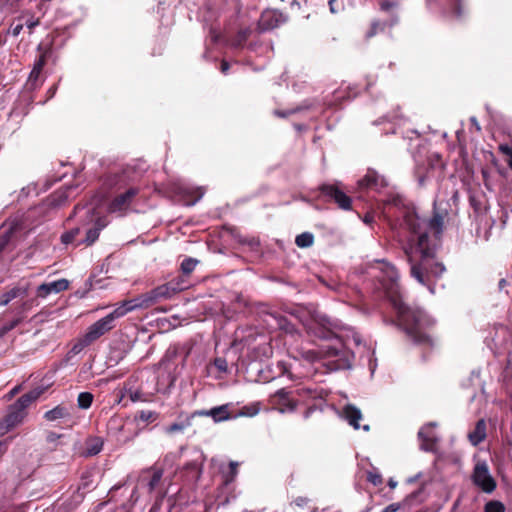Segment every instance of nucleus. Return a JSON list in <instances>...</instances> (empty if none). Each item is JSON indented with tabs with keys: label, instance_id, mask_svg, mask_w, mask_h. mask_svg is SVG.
<instances>
[{
	"label": "nucleus",
	"instance_id": "f3484780",
	"mask_svg": "<svg viewBox=\"0 0 512 512\" xmlns=\"http://www.w3.org/2000/svg\"><path fill=\"white\" fill-rule=\"evenodd\" d=\"M271 403L274 409L279 410L281 413L293 411L295 403L287 396L284 389L278 390L271 398Z\"/></svg>",
	"mask_w": 512,
	"mask_h": 512
},
{
	"label": "nucleus",
	"instance_id": "c9c22d12",
	"mask_svg": "<svg viewBox=\"0 0 512 512\" xmlns=\"http://www.w3.org/2000/svg\"><path fill=\"white\" fill-rule=\"evenodd\" d=\"M135 418L141 420L142 422L151 423L158 418V413L150 410H142L137 413Z\"/></svg>",
	"mask_w": 512,
	"mask_h": 512
},
{
	"label": "nucleus",
	"instance_id": "13d9d810",
	"mask_svg": "<svg viewBox=\"0 0 512 512\" xmlns=\"http://www.w3.org/2000/svg\"><path fill=\"white\" fill-rule=\"evenodd\" d=\"M229 467H230L231 477H234L235 474L237 473V463L231 462Z\"/></svg>",
	"mask_w": 512,
	"mask_h": 512
},
{
	"label": "nucleus",
	"instance_id": "c85d7f7f",
	"mask_svg": "<svg viewBox=\"0 0 512 512\" xmlns=\"http://www.w3.org/2000/svg\"><path fill=\"white\" fill-rule=\"evenodd\" d=\"M314 236L312 233L304 232L296 236L295 243L300 248H307L312 246Z\"/></svg>",
	"mask_w": 512,
	"mask_h": 512
},
{
	"label": "nucleus",
	"instance_id": "dca6fc26",
	"mask_svg": "<svg viewBox=\"0 0 512 512\" xmlns=\"http://www.w3.org/2000/svg\"><path fill=\"white\" fill-rule=\"evenodd\" d=\"M147 303L144 298V295L141 294L135 298L123 301L117 308L114 310L119 313V317H123L128 312H131L136 309H147Z\"/></svg>",
	"mask_w": 512,
	"mask_h": 512
},
{
	"label": "nucleus",
	"instance_id": "2eb2a0df",
	"mask_svg": "<svg viewBox=\"0 0 512 512\" xmlns=\"http://www.w3.org/2000/svg\"><path fill=\"white\" fill-rule=\"evenodd\" d=\"M69 287V281L59 279L49 283H43L37 288V296L41 298L47 297L51 293H59L65 291Z\"/></svg>",
	"mask_w": 512,
	"mask_h": 512
},
{
	"label": "nucleus",
	"instance_id": "09e8293b",
	"mask_svg": "<svg viewBox=\"0 0 512 512\" xmlns=\"http://www.w3.org/2000/svg\"><path fill=\"white\" fill-rule=\"evenodd\" d=\"M40 73H41L40 71L32 69V71L30 72L29 78H28V83H30L31 86L35 85V82L38 80Z\"/></svg>",
	"mask_w": 512,
	"mask_h": 512
},
{
	"label": "nucleus",
	"instance_id": "ea45409f",
	"mask_svg": "<svg viewBox=\"0 0 512 512\" xmlns=\"http://www.w3.org/2000/svg\"><path fill=\"white\" fill-rule=\"evenodd\" d=\"M214 366L218 369L220 372H227L228 371V363L225 358L217 357L214 360Z\"/></svg>",
	"mask_w": 512,
	"mask_h": 512
},
{
	"label": "nucleus",
	"instance_id": "e2e57ef3",
	"mask_svg": "<svg viewBox=\"0 0 512 512\" xmlns=\"http://www.w3.org/2000/svg\"><path fill=\"white\" fill-rule=\"evenodd\" d=\"M470 120H471L472 124L475 125L476 129L478 131H480L481 128H480V126H479V124L477 122V119L475 117H472Z\"/></svg>",
	"mask_w": 512,
	"mask_h": 512
},
{
	"label": "nucleus",
	"instance_id": "3c124183",
	"mask_svg": "<svg viewBox=\"0 0 512 512\" xmlns=\"http://www.w3.org/2000/svg\"><path fill=\"white\" fill-rule=\"evenodd\" d=\"M379 28H380V23H378V22H374V23L372 24V26H371L370 30L367 32V34H366V38H371V37H373V36L377 33V31H378V29H379Z\"/></svg>",
	"mask_w": 512,
	"mask_h": 512
},
{
	"label": "nucleus",
	"instance_id": "f03ea898",
	"mask_svg": "<svg viewBox=\"0 0 512 512\" xmlns=\"http://www.w3.org/2000/svg\"><path fill=\"white\" fill-rule=\"evenodd\" d=\"M289 314L301 322L312 335L324 340H337L334 345L322 346L318 351H308L309 360L323 361V365L329 371L351 367L354 354L350 350V345L361 344L360 335L354 329L328 318L313 307L298 305L293 307Z\"/></svg>",
	"mask_w": 512,
	"mask_h": 512
},
{
	"label": "nucleus",
	"instance_id": "7c9ffc66",
	"mask_svg": "<svg viewBox=\"0 0 512 512\" xmlns=\"http://www.w3.org/2000/svg\"><path fill=\"white\" fill-rule=\"evenodd\" d=\"M251 31L249 29L240 30L237 35L231 40V46L234 48L243 47L244 43L248 39Z\"/></svg>",
	"mask_w": 512,
	"mask_h": 512
},
{
	"label": "nucleus",
	"instance_id": "4d7b16f0",
	"mask_svg": "<svg viewBox=\"0 0 512 512\" xmlns=\"http://www.w3.org/2000/svg\"><path fill=\"white\" fill-rule=\"evenodd\" d=\"M229 68H230L229 62H227L226 60H222L221 65H220L221 72L223 74H227Z\"/></svg>",
	"mask_w": 512,
	"mask_h": 512
},
{
	"label": "nucleus",
	"instance_id": "774afa93",
	"mask_svg": "<svg viewBox=\"0 0 512 512\" xmlns=\"http://www.w3.org/2000/svg\"><path fill=\"white\" fill-rule=\"evenodd\" d=\"M508 165L512 169V155L509 156Z\"/></svg>",
	"mask_w": 512,
	"mask_h": 512
},
{
	"label": "nucleus",
	"instance_id": "e433bc0d",
	"mask_svg": "<svg viewBox=\"0 0 512 512\" xmlns=\"http://www.w3.org/2000/svg\"><path fill=\"white\" fill-rule=\"evenodd\" d=\"M148 308L162 301L156 289H152L143 294Z\"/></svg>",
	"mask_w": 512,
	"mask_h": 512
},
{
	"label": "nucleus",
	"instance_id": "4c0bfd02",
	"mask_svg": "<svg viewBox=\"0 0 512 512\" xmlns=\"http://www.w3.org/2000/svg\"><path fill=\"white\" fill-rule=\"evenodd\" d=\"M485 512H505V506L500 501L492 500L486 503Z\"/></svg>",
	"mask_w": 512,
	"mask_h": 512
},
{
	"label": "nucleus",
	"instance_id": "ddd939ff",
	"mask_svg": "<svg viewBox=\"0 0 512 512\" xmlns=\"http://www.w3.org/2000/svg\"><path fill=\"white\" fill-rule=\"evenodd\" d=\"M435 423H428L423 426L419 432L418 437L421 441V449L424 451H433L437 437L434 432Z\"/></svg>",
	"mask_w": 512,
	"mask_h": 512
},
{
	"label": "nucleus",
	"instance_id": "473e14b6",
	"mask_svg": "<svg viewBox=\"0 0 512 512\" xmlns=\"http://www.w3.org/2000/svg\"><path fill=\"white\" fill-rule=\"evenodd\" d=\"M198 264V260L194 259V258H185L182 263H181V266H180V269H181V272L183 274V278L184 276H188L190 275L193 270L195 269L196 265Z\"/></svg>",
	"mask_w": 512,
	"mask_h": 512
},
{
	"label": "nucleus",
	"instance_id": "69168bd1",
	"mask_svg": "<svg viewBox=\"0 0 512 512\" xmlns=\"http://www.w3.org/2000/svg\"><path fill=\"white\" fill-rule=\"evenodd\" d=\"M305 501H306L305 499L299 498V499L296 500V504L298 506H302L305 503Z\"/></svg>",
	"mask_w": 512,
	"mask_h": 512
},
{
	"label": "nucleus",
	"instance_id": "9d476101",
	"mask_svg": "<svg viewBox=\"0 0 512 512\" xmlns=\"http://www.w3.org/2000/svg\"><path fill=\"white\" fill-rule=\"evenodd\" d=\"M285 22V17L277 10H264L258 20V31L270 30Z\"/></svg>",
	"mask_w": 512,
	"mask_h": 512
},
{
	"label": "nucleus",
	"instance_id": "79ce46f5",
	"mask_svg": "<svg viewBox=\"0 0 512 512\" xmlns=\"http://www.w3.org/2000/svg\"><path fill=\"white\" fill-rule=\"evenodd\" d=\"M446 4L448 5L449 9L452 10L453 12V15L455 17H460L461 16V2H446Z\"/></svg>",
	"mask_w": 512,
	"mask_h": 512
},
{
	"label": "nucleus",
	"instance_id": "680f3d73",
	"mask_svg": "<svg viewBox=\"0 0 512 512\" xmlns=\"http://www.w3.org/2000/svg\"><path fill=\"white\" fill-rule=\"evenodd\" d=\"M85 345H83V339L81 340L80 344H77L73 347L74 352L80 351Z\"/></svg>",
	"mask_w": 512,
	"mask_h": 512
},
{
	"label": "nucleus",
	"instance_id": "39448f33",
	"mask_svg": "<svg viewBox=\"0 0 512 512\" xmlns=\"http://www.w3.org/2000/svg\"><path fill=\"white\" fill-rule=\"evenodd\" d=\"M118 318H120L119 313L113 310L111 313L92 324L83 337V345H90L105 333L112 330L115 327V320Z\"/></svg>",
	"mask_w": 512,
	"mask_h": 512
},
{
	"label": "nucleus",
	"instance_id": "49530a36",
	"mask_svg": "<svg viewBox=\"0 0 512 512\" xmlns=\"http://www.w3.org/2000/svg\"><path fill=\"white\" fill-rule=\"evenodd\" d=\"M298 109H290V110H275L274 114L278 117L286 118L291 114L297 112Z\"/></svg>",
	"mask_w": 512,
	"mask_h": 512
},
{
	"label": "nucleus",
	"instance_id": "37998d69",
	"mask_svg": "<svg viewBox=\"0 0 512 512\" xmlns=\"http://www.w3.org/2000/svg\"><path fill=\"white\" fill-rule=\"evenodd\" d=\"M327 5L330 8L331 13L344 10V2H327Z\"/></svg>",
	"mask_w": 512,
	"mask_h": 512
},
{
	"label": "nucleus",
	"instance_id": "412c9836",
	"mask_svg": "<svg viewBox=\"0 0 512 512\" xmlns=\"http://www.w3.org/2000/svg\"><path fill=\"white\" fill-rule=\"evenodd\" d=\"M486 438V423L483 419L477 421L473 431L469 432L468 439L473 446H477Z\"/></svg>",
	"mask_w": 512,
	"mask_h": 512
},
{
	"label": "nucleus",
	"instance_id": "603ef678",
	"mask_svg": "<svg viewBox=\"0 0 512 512\" xmlns=\"http://www.w3.org/2000/svg\"><path fill=\"white\" fill-rule=\"evenodd\" d=\"M130 399L132 402L144 401L143 395L139 391L130 392Z\"/></svg>",
	"mask_w": 512,
	"mask_h": 512
},
{
	"label": "nucleus",
	"instance_id": "9b49d317",
	"mask_svg": "<svg viewBox=\"0 0 512 512\" xmlns=\"http://www.w3.org/2000/svg\"><path fill=\"white\" fill-rule=\"evenodd\" d=\"M139 193L135 187L129 188L126 192L116 196L109 205L110 212H122L128 209L133 198Z\"/></svg>",
	"mask_w": 512,
	"mask_h": 512
},
{
	"label": "nucleus",
	"instance_id": "b1692460",
	"mask_svg": "<svg viewBox=\"0 0 512 512\" xmlns=\"http://www.w3.org/2000/svg\"><path fill=\"white\" fill-rule=\"evenodd\" d=\"M27 295V289L21 287H14L7 291L0 297V305L6 306L9 302L17 297H25Z\"/></svg>",
	"mask_w": 512,
	"mask_h": 512
},
{
	"label": "nucleus",
	"instance_id": "cd10ccee",
	"mask_svg": "<svg viewBox=\"0 0 512 512\" xmlns=\"http://www.w3.org/2000/svg\"><path fill=\"white\" fill-rule=\"evenodd\" d=\"M254 415H256V403H251L243 406L235 412H232V419H236L238 417H253Z\"/></svg>",
	"mask_w": 512,
	"mask_h": 512
},
{
	"label": "nucleus",
	"instance_id": "2f4dec72",
	"mask_svg": "<svg viewBox=\"0 0 512 512\" xmlns=\"http://www.w3.org/2000/svg\"><path fill=\"white\" fill-rule=\"evenodd\" d=\"M93 394L90 392H81L77 398V405L80 409H88L93 402Z\"/></svg>",
	"mask_w": 512,
	"mask_h": 512
},
{
	"label": "nucleus",
	"instance_id": "bb28decb",
	"mask_svg": "<svg viewBox=\"0 0 512 512\" xmlns=\"http://www.w3.org/2000/svg\"><path fill=\"white\" fill-rule=\"evenodd\" d=\"M100 231L101 227L90 228L86 232V237L83 240L79 241L76 245L79 246L81 244H85L86 246H91L99 238Z\"/></svg>",
	"mask_w": 512,
	"mask_h": 512
},
{
	"label": "nucleus",
	"instance_id": "052dcab7",
	"mask_svg": "<svg viewBox=\"0 0 512 512\" xmlns=\"http://www.w3.org/2000/svg\"><path fill=\"white\" fill-rule=\"evenodd\" d=\"M186 467H187V468H189V469H195V470H197V471H198V473H200V472H201L196 462L188 463V464L186 465Z\"/></svg>",
	"mask_w": 512,
	"mask_h": 512
},
{
	"label": "nucleus",
	"instance_id": "6ab92c4d",
	"mask_svg": "<svg viewBox=\"0 0 512 512\" xmlns=\"http://www.w3.org/2000/svg\"><path fill=\"white\" fill-rule=\"evenodd\" d=\"M44 389L41 387H37L25 394H23L15 403L12 405L16 408L20 409L22 412H26V408L36 401L40 395L43 393Z\"/></svg>",
	"mask_w": 512,
	"mask_h": 512
},
{
	"label": "nucleus",
	"instance_id": "c03bdc74",
	"mask_svg": "<svg viewBox=\"0 0 512 512\" xmlns=\"http://www.w3.org/2000/svg\"><path fill=\"white\" fill-rule=\"evenodd\" d=\"M202 195H203V193L200 192L199 190L192 192L191 195H190L191 198L186 201V204L187 205H194L196 202H198L200 200Z\"/></svg>",
	"mask_w": 512,
	"mask_h": 512
},
{
	"label": "nucleus",
	"instance_id": "aec40b11",
	"mask_svg": "<svg viewBox=\"0 0 512 512\" xmlns=\"http://www.w3.org/2000/svg\"><path fill=\"white\" fill-rule=\"evenodd\" d=\"M287 372V368L283 362H277L275 369L267 367V371L258 372V382H269L277 377L284 375Z\"/></svg>",
	"mask_w": 512,
	"mask_h": 512
},
{
	"label": "nucleus",
	"instance_id": "8fccbe9b",
	"mask_svg": "<svg viewBox=\"0 0 512 512\" xmlns=\"http://www.w3.org/2000/svg\"><path fill=\"white\" fill-rule=\"evenodd\" d=\"M25 24L31 33L32 30L40 24V20H39V18H37L35 20L33 18H30V19L26 20Z\"/></svg>",
	"mask_w": 512,
	"mask_h": 512
},
{
	"label": "nucleus",
	"instance_id": "423d86ee",
	"mask_svg": "<svg viewBox=\"0 0 512 512\" xmlns=\"http://www.w3.org/2000/svg\"><path fill=\"white\" fill-rule=\"evenodd\" d=\"M471 479L473 484L484 493L490 494L496 489V481L492 477L488 464L485 461H478L475 464Z\"/></svg>",
	"mask_w": 512,
	"mask_h": 512
},
{
	"label": "nucleus",
	"instance_id": "f704fd0d",
	"mask_svg": "<svg viewBox=\"0 0 512 512\" xmlns=\"http://www.w3.org/2000/svg\"><path fill=\"white\" fill-rule=\"evenodd\" d=\"M79 233H80L79 227L72 228L69 231H66L61 235V242L65 245L71 244L76 240Z\"/></svg>",
	"mask_w": 512,
	"mask_h": 512
},
{
	"label": "nucleus",
	"instance_id": "5701e85b",
	"mask_svg": "<svg viewBox=\"0 0 512 512\" xmlns=\"http://www.w3.org/2000/svg\"><path fill=\"white\" fill-rule=\"evenodd\" d=\"M343 412H344V416H345L346 420L349 422V424L351 426H353L355 429H359L360 425L358 422L362 418L361 411L353 405H347L344 408Z\"/></svg>",
	"mask_w": 512,
	"mask_h": 512
},
{
	"label": "nucleus",
	"instance_id": "5fc2aeb1",
	"mask_svg": "<svg viewBox=\"0 0 512 512\" xmlns=\"http://www.w3.org/2000/svg\"><path fill=\"white\" fill-rule=\"evenodd\" d=\"M210 37H211V41L213 43H217L219 41V39H220V33L217 32L214 28H212L210 30Z\"/></svg>",
	"mask_w": 512,
	"mask_h": 512
},
{
	"label": "nucleus",
	"instance_id": "393cba45",
	"mask_svg": "<svg viewBox=\"0 0 512 512\" xmlns=\"http://www.w3.org/2000/svg\"><path fill=\"white\" fill-rule=\"evenodd\" d=\"M20 229L21 226L18 223H14L0 234V254L5 250L7 245L10 243L14 233Z\"/></svg>",
	"mask_w": 512,
	"mask_h": 512
},
{
	"label": "nucleus",
	"instance_id": "4468645a",
	"mask_svg": "<svg viewBox=\"0 0 512 512\" xmlns=\"http://www.w3.org/2000/svg\"><path fill=\"white\" fill-rule=\"evenodd\" d=\"M192 416H210L217 423L232 419V412L229 411V404H224L210 410L195 411Z\"/></svg>",
	"mask_w": 512,
	"mask_h": 512
},
{
	"label": "nucleus",
	"instance_id": "7ed1b4c3",
	"mask_svg": "<svg viewBox=\"0 0 512 512\" xmlns=\"http://www.w3.org/2000/svg\"><path fill=\"white\" fill-rule=\"evenodd\" d=\"M378 269L380 275L377 277L397 313L400 325L415 343L433 346L434 341L430 335V329L435 323L434 320L424 311L411 308L403 302L398 284V272L393 265L381 261Z\"/></svg>",
	"mask_w": 512,
	"mask_h": 512
},
{
	"label": "nucleus",
	"instance_id": "f8f14e48",
	"mask_svg": "<svg viewBox=\"0 0 512 512\" xmlns=\"http://www.w3.org/2000/svg\"><path fill=\"white\" fill-rule=\"evenodd\" d=\"M26 416V412H22L20 409L13 405L9 406L7 414L0 421V430L5 432L10 431L18 424H20Z\"/></svg>",
	"mask_w": 512,
	"mask_h": 512
},
{
	"label": "nucleus",
	"instance_id": "de8ad7c7",
	"mask_svg": "<svg viewBox=\"0 0 512 512\" xmlns=\"http://www.w3.org/2000/svg\"><path fill=\"white\" fill-rule=\"evenodd\" d=\"M23 29V24L22 23H18L16 25L12 24L10 26V29H9V32L14 36V37H17L20 32L22 31Z\"/></svg>",
	"mask_w": 512,
	"mask_h": 512
},
{
	"label": "nucleus",
	"instance_id": "58836bf2",
	"mask_svg": "<svg viewBox=\"0 0 512 512\" xmlns=\"http://www.w3.org/2000/svg\"><path fill=\"white\" fill-rule=\"evenodd\" d=\"M21 321L22 318H17L2 325L0 327V338L4 337L9 331L14 329Z\"/></svg>",
	"mask_w": 512,
	"mask_h": 512
},
{
	"label": "nucleus",
	"instance_id": "20e7f679",
	"mask_svg": "<svg viewBox=\"0 0 512 512\" xmlns=\"http://www.w3.org/2000/svg\"><path fill=\"white\" fill-rule=\"evenodd\" d=\"M268 330H283L286 333L293 334L296 329L294 325L283 315L277 312H268L264 305L258 304V321Z\"/></svg>",
	"mask_w": 512,
	"mask_h": 512
},
{
	"label": "nucleus",
	"instance_id": "a19ab883",
	"mask_svg": "<svg viewBox=\"0 0 512 512\" xmlns=\"http://www.w3.org/2000/svg\"><path fill=\"white\" fill-rule=\"evenodd\" d=\"M367 480L375 486L382 484V476L378 472H368Z\"/></svg>",
	"mask_w": 512,
	"mask_h": 512
},
{
	"label": "nucleus",
	"instance_id": "0e129e2a",
	"mask_svg": "<svg viewBox=\"0 0 512 512\" xmlns=\"http://www.w3.org/2000/svg\"><path fill=\"white\" fill-rule=\"evenodd\" d=\"M388 485L391 487V488H395L396 485H397V482L394 481L393 479H390L389 482H388Z\"/></svg>",
	"mask_w": 512,
	"mask_h": 512
},
{
	"label": "nucleus",
	"instance_id": "a18cd8bd",
	"mask_svg": "<svg viewBox=\"0 0 512 512\" xmlns=\"http://www.w3.org/2000/svg\"><path fill=\"white\" fill-rule=\"evenodd\" d=\"M45 63H46L45 55H40V57L34 63L33 69L41 72Z\"/></svg>",
	"mask_w": 512,
	"mask_h": 512
},
{
	"label": "nucleus",
	"instance_id": "4be33fe9",
	"mask_svg": "<svg viewBox=\"0 0 512 512\" xmlns=\"http://www.w3.org/2000/svg\"><path fill=\"white\" fill-rule=\"evenodd\" d=\"M104 441L102 438L94 436L89 437L85 442V452L86 456H94L101 452L103 448Z\"/></svg>",
	"mask_w": 512,
	"mask_h": 512
},
{
	"label": "nucleus",
	"instance_id": "1a4fd4ad",
	"mask_svg": "<svg viewBox=\"0 0 512 512\" xmlns=\"http://www.w3.org/2000/svg\"><path fill=\"white\" fill-rule=\"evenodd\" d=\"M188 287V283L183 277H177L171 281L155 287L162 300L170 299L175 294Z\"/></svg>",
	"mask_w": 512,
	"mask_h": 512
},
{
	"label": "nucleus",
	"instance_id": "f257e3e1",
	"mask_svg": "<svg viewBox=\"0 0 512 512\" xmlns=\"http://www.w3.org/2000/svg\"><path fill=\"white\" fill-rule=\"evenodd\" d=\"M384 213L389 218H402L409 232L404 251L410 263V274L434 293L433 280L445 272L444 265L434 260L445 216L435 212L429 220L420 218L413 208L405 207L398 196L385 202Z\"/></svg>",
	"mask_w": 512,
	"mask_h": 512
},
{
	"label": "nucleus",
	"instance_id": "a878e982",
	"mask_svg": "<svg viewBox=\"0 0 512 512\" xmlns=\"http://www.w3.org/2000/svg\"><path fill=\"white\" fill-rule=\"evenodd\" d=\"M193 417L194 416H192V414H191L190 416H187L181 422L172 423L171 425H169V426H167L165 428V432L168 433V434H174V433H177V432H182L184 429H186L187 427L191 426V419Z\"/></svg>",
	"mask_w": 512,
	"mask_h": 512
},
{
	"label": "nucleus",
	"instance_id": "6e6552de",
	"mask_svg": "<svg viewBox=\"0 0 512 512\" xmlns=\"http://www.w3.org/2000/svg\"><path fill=\"white\" fill-rule=\"evenodd\" d=\"M387 185L385 178L379 175L375 170L368 169L365 176L358 181V188L367 191H380Z\"/></svg>",
	"mask_w": 512,
	"mask_h": 512
},
{
	"label": "nucleus",
	"instance_id": "0eeeda50",
	"mask_svg": "<svg viewBox=\"0 0 512 512\" xmlns=\"http://www.w3.org/2000/svg\"><path fill=\"white\" fill-rule=\"evenodd\" d=\"M319 189L328 200L336 203L340 209H351V198L337 184H323Z\"/></svg>",
	"mask_w": 512,
	"mask_h": 512
},
{
	"label": "nucleus",
	"instance_id": "bf43d9fd",
	"mask_svg": "<svg viewBox=\"0 0 512 512\" xmlns=\"http://www.w3.org/2000/svg\"><path fill=\"white\" fill-rule=\"evenodd\" d=\"M500 149L506 155H508V156L512 155V148H510L509 146H501Z\"/></svg>",
	"mask_w": 512,
	"mask_h": 512
},
{
	"label": "nucleus",
	"instance_id": "72a5a7b5",
	"mask_svg": "<svg viewBox=\"0 0 512 512\" xmlns=\"http://www.w3.org/2000/svg\"><path fill=\"white\" fill-rule=\"evenodd\" d=\"M64 437V434H58L53 431H48L46 434V442L47 444L51 445L50 450H56L58 445L60 444L59 441Z\"/></svg>",
	"mask_w": 512,
	"mask_h": 512
},
{
	"label": "nucleus",
	"instance_id": "a211bd4d",
	"mask_svg": "<svg viewBox=\"0 0 512 512\" xmlns=\"http://www.w3.org/2000/svg\"><path fill=\"white\" fill-rule=\"evenodd\" d=\"M71 416V408L66 405L59 404L53 409L46 411L43 418L49 422H55L61 419H70Z\"/></svg>",
	"mask_w": 512,
	"mask_h": 512
},
{
	"label": "nucleus",
	"instance_id": "c756f323",
	"mask_svg": "<svg viewBox=\"0 0 512 512\" xmlns=\"http://www.w3.org/2000/svg\"><path fill=\"white\" fill-rule=\"evenodd\" d=\"M162 477H163L162 469H154L153 470L151 479L148 482L149 493L154 492L159 487Z\"/></svg>",
	"mask_w": 512,
	"mask_h": 512
},
{
	"label": "nucleus",
	"instance_id": "864d4df0",
	"mask_svg": "<svg viewBox=\"0 0 512 512\" xmlns=\"http://www.w3.org/2000/svg\"><path fill=\"white\" fill-rule=\"evenodd\" d=\"M399 508H400L399 504L392 503V504L388 505L387 507H385L381 512H396V511H398Z\"/></svg>",
	"mask_w": 512,
	"mask_h": 512
},
{
	"label": "nucleus",
	"instance_id": "338daca9",
	"mask_svg": "<svg viewBox=\"0 0 512 512\" xmlns=\"http://www.w3.org/2000/svg\"><path fill=\"white\" fill-rule=\"evenodd\" d=\"M506 283H507V282H506V280H505V279H501V280L499 281V284H498V285H499V288H500V289H502V288L506 285Z\"/></svg>",
	"mask_w": 512,
	"mask_h": 512
},
{
	"label": "nucleus",
	"instance_id": "6e6d98bb",
	"mask_svg": "<svg viewBox=\"0 0 512 512\" xmlns=\"http://www.w3.org/2000/svg\"><path fill=\"white\" fill-rule=\"evenodd\" d=\"M396 2H381V10L389 11L393 8Z\"/></svg>",
	"mask_w": 512,
	"mask_h": 512
}]
</instances>
